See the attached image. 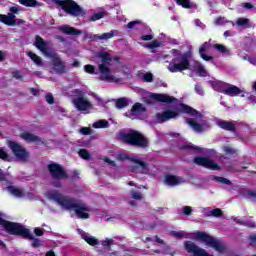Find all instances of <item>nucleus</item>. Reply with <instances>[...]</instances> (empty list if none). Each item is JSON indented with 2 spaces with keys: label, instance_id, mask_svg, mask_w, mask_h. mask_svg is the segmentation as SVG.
<instances>
[{
  "label": "nucleus",
  "instance_id": "31",
  "mask_svg": "<svg viewBox=\"0 0 256 256\" xmlns=\"http://www.w3.org/2000/svg\"><path fill=\"white\" fill-rule=\"evenodd\" d=\"M177 5L183 7V9H193V3L191 0H176Z\"/></svg>",
  "mask_w": 256,
  "mask_h": 256
},
{
  "label": "nucleus",
  "instance_id": "14",
  "mask_svg": "<svg viewBox=\"0 0 256 256\" xmlns=\"http://www.w3.org/2000/svg\"><path fill=\"white\" fill-rule=\"evenodd\" d=\"M74 107H76L77 111H89V109H93V104L85 99L83 96L74 98L72 100Z\"/></svg>",
  "mask_w": 256,
  "mask_h": 256
},
{
  "label": "nucleus",
  "instance_id": "62",
  "mask_svg": "<svg viewBox=\"0 0 256 256\" xmlns=\"http://www.w3.org/2000/svg\"><path fill=\"white\" fill-rule=\"evenodd\" d=\"M194 23H195L196 27H200L201 29H203V27H205V24H203V22H201V20H199V19H196L194 21Z\"/></svg>",
  "mask_w": 256,
  "mask_h": 256
},
{
  "label": "nucleus",
  "instance_id": "7",
  "mask_svg": "<svg viewBox=\"0 0 256 256\" xmlns=\"http://www.w3.org/2000/svg\"><path fill=\"white\" fill-rule=\"evenodd\" d=\"M47 171L49 172V175L52 179L53 187H56L57 189L63 187V183H61V181L69 179V174L67 173V170H65V168L59 163L52 162L48 164Z\"/></svg>",
  "mask_w": 256,
  "mask_h": 256
},
{
  "label": "nucleus",
  "instance_id": "8",
  "mask_svg": "<svg viewBox=\"0 0 256 256\" xmlns=\"http://www.w3.org/2000/svg\"><path fill=\"white\" fill-rule=\"evenodd\" d=\"M58 7H61L62 11L66 12L67 15L72 17H85L87 11H85L77 2L73 0H53Z\"/></svg>",
  "mask_w": 256,
  "mask_h": 256
},
{
  "label": "nucleus",
  "instance_id": "49",
  "mask_svg": "<svg viewBox=\"0 0 256 256\" xmlns=\"http://www.w3.org/2000/svg\"><path fill=\"white\" fill-rule=\"evenodd\" d=\"M143 22L141 20H135V21H131L127 24V29H134V27L136 25H141Z\"/></svg>",
  "mask_w": 256,
  "mask_h": 256
},
{
  "label": "nucleus",
  "instance_id": "54",
  "mask_svg": "<svg viewBox=\"0 0 256 256\" xmlns=\"http://www.w3.org/2000/svg\"><path fill=\"white\" fill-rule=\"evenodd\" d=\"M223 151L226 153V155H235V149L229 146H224Z\"/></svg>",
  "mask_w": 256,
  "mask_h": 256
},
{
  "label": "nucleus",
  "instance_id": "26",
  "mask_svg": "<svg viewBox=\"0 0 256 256\" xmlns=\"http://www.w3.org/2000/svg\"><path fill=\"white\" fill-rule=\"evenodd\" d=\"M187 123H188V125H190V127H192V129H194L196 131V133H203V131H204L203 125H201L194 119H188Z\"/></svg>",
  "mask_w": 256,
  "mask_h": 256
},
{
  "label": "nucleus",
  "instance_id": "28",
  "mask_svg": "<svg viewBox=\"0 0 256 256\" xmlns=\"http://www.w3.org/2000/svg\"><path fill=\"white\" fill-rule=\"evenodd\" d=\"M129 106V101L127 98H118L115 100L116 109H125V107Z\"/></svg>",
  "mask_w": 256,
  "mask_h": 256
},
{
  "label": "nucleus",
  "instance_id": "16",
  "mask_svg": "<svg viewBox=\"0 0 256 256\" xmlns=\"http://www.w3.org/2000/svg\"><path fill=\"white\" fill-rule=\"evenodd\" d=\"M131 163H134L136 166H132L130 168V171L132 173H135L138 169H142V171H148L149 170V164L147 162L141 160V158L138 157H132L130 158Z\"/></svg>",
  "mask_w": 256,
  "mask_h": 256
},
{
  "label": "nucleus",
  "instance_id": "57",
  "mask_svg": "<svg viewBox=\"0 0 256 256\" xmlns=\"http://www.w3.org/2000/svg\"><path fill=\"white\" fill-rule=\"evenodd\" d=\"M113 239H106L102 242L103 247H111Z\"/></svg>",
  "mask_w": 256,
  "mask_h": 256
},
{
  "label": "nucleus",
  "instance_id": "53",
  "mask_svg": "<svg viewBox=\"0 0 256 256\" xmlns=\"http://www.w3.org/2000/svg\"><path fill=\"white\" fill-rule=\"evenodd\" d=\"M34 233L36 237H43L45 235V229L43 228H35Z\"/></svg>",
  "mask_w": 256,
  "mask_h": 256
},
{
  "label": "nucleus",
  "instance_id": "6",
  "mask_svg": "<svg viewBox=\"0 0 256 256\" xmlns=\"http://www.w3.org/2000/svg\"><path fill=\"white\" fill-rule=\"evenodd\" d=\"M0 225L8 235L22 237V239H33V234H31V231L17 222L5 220L0 216Z\"/></svg>",
  "mask_w": 256,
  "mask_h": 256
},
{
  "label": "nucleus",
  "instance_id": "55",
  "mask_svg": "<svg viewBox=\"0 0 256 256\" xmlns=\"http://www.w3.org/2000/svg\"><path fill=\"white\" fill-rule=\"evenodd\" d=\"M80 133H81L82 135H91L92 130H91L90 127H82V128L80 129Z\"/></svg>",
  "mask_w": 256,
  "mask_h": 256
},
{
  "label": "nucleus",
  "instance_id": "12",
  "mask_svg": "<svg viewBox=\"0 0 256 256\" xmlns=\"http://www.w3.org/2000/svg\"><path fill=\"white\" fill-rule=\"evenodd\" d=\"M34 47L40 50L45 57H53V51L49 42L45 41L41 36L36 35L34 41Z\"/></svg>",
  "mask_w": 256,
  "mask_h": 256
},
{
  "label": "nucleus",
  "instance_id": "10",
  "mask_svg": "<svg viewBox=\"0 0 256 256\" xmlns=\"http://www.w3.org/2000/svg\"><path fill=\"white\" fill-rule=\"evenodd\" d=\"M193 163L199 167H204V169H210V171H221V166L209 157L196 156Z\"/></svg>",
  "mask_w": 256,
  "mask_h": 256
},
{
  "label": "nucleus",
  "instance_id": "48",
  "mask_svg": "<svg viewBox=\"0 0 256 256\" xmlns=\"http://www.w3.org/2000/svg\"><path fill=\"white\" fill-rule=\"evenodd\" d=\"M197 73L200 77H207V70L203 66L197 67Z\"/></svg>",
  "mask_w": 256,
  "mask_h": 256
},
{
  "label": "nucleus",
  "instance_id": "1",
  "mask_svg": "<svg viewBox=\"0 0 256 256\" xmlns=\"http://www.w3.org/2000/svg\"><path fill=\"white\" fill-rule=\"evenodd\" d=\"M49 199L55 201L67 211H74L78 219H89V211H91V208L84 203H77L75 198H67L59 192H52L49 194Z\"/></svg>",
  "mask_w": 256,
  "mask_h": 256
},
{
  "label": "nucleus",
  "instance_id": "22",
  "mask_svg": "<svg viewBox=\"0 0 256 256\" xmlns=\"http://www.w3.org/2000/svg\"><path fill=\"white\" fill-rule=\"evenodd\" d=\"M20 138L26 141V143H35L37 141H41L39 136L31 133V132H22L20 134Z\"/></svg>",
  "mask_w": 256,
  "mask_h": 256
},
{
  "label": "nucleus",
  "instance_id": "45",
  "mask_svg": "<svg viewBox=\"0 0 256 256\" xmlns=\"http://www.w3.org/2000/svg\"><path fill=\"white\" fill-rule=\"evenodd\" d=\"M147 49H157V47H161V43L157 40H153L151 43L146 45Z\"/></svg>",
  "mask_w": 256,
  "mask_h": 256
},
{
  "label": "nucleus",
  "instance_id": "20",
  "mask_svg": "<svg viewBox=\"0 0 256 256\" xmlns=\"http://www.w3.org/2000/svg\"><path fill=\"white\" fill-rule=\"evenodd\" d=\"M218 127L220 129H224V131H230L231 133H235L237 131V128L235 127V123L221 120L218 122Z\"/></svg>",
  "mask_w": 256,
  "mask_h": 256
},
{
  "label": "nucleus",
  "instance_id": "3",
  "mask_svg": "<svg viewBox=\"0 0 256 256\" xmlns=\"http://www.w3.org/2000/svg\"><path fill=\"white\" fill-rule=\"evenodd\" d=\"M119 139L122 143L131 147H140L141 149H147L149 147V138L134 129H130L127 132H120Z\"/></svg>",
  "mask_w": 256,
  "mask_h": 256
},
{
  "label": "nucleus",
  "instance_id": "59",
  "mask_svg": "<svg viewBox=\"0 0 256 256\" xmlns=\"http://www.w3.org/2000/svg\"><path fill=\"white\" fill-rule=\"evenodd\" d=\"M195 91L196 93H198V95H204V91H203V87L199 86V85H196L195 86Z\"/></svg>",
  "mask_w": 256,
  "mask_h": 256
},
{
  "label": "nucleus",
  "instance_id": "47",
  "mask_svg": "<svg viewBox=\"0 0 256 256\" xmlns=\"http://www.w3.org/2000/svg\"><path fill=\"white\" fill-rule=\"evenodd\" d=\"M45 99H46L48 105H54L55 104V98L53 97V94L47 93L46 96H45Z\"/></svg>",
  "mask_w": 256,
  "mask_h": 256
},
{
  "label": "nucleus",
  "instance_id": "18",
  "mask_svg": "<svg viewBox=\"0 0 256 256\" xmlns=\"http://www.w3.org/2000/svg\"><path fill=\"white\" fill-rule=\"evenodd\" d=\"M150 97L151 99H154V101H159L160 103H174V101H177V98L167 94L152 93Z\"/></svg>",
  "mask_w": 256,
  "mask_h": 256
},
{
  "label": "nucleus",
  "instance_id": "15",
  "mask_svg": "<svg viewBox=\"0 0 256 256\" xmlns=\"http://www.w3.org/2000/svg\"><path fill=\"white\" fill-rule=\"evenodd\" d=\"M219 85L222 87L220 92L224 95H228L229 97H236V95H241V93H243V90L237 86L229 85L225 82H222Z\"/></svg>",
  "mask_w": 256,
  "mask_h": 256
},
{
  "label": "nucleus",
  "instance_id": "4",
  "mask_svg": "<svg viewBox=\"0 0 256 256\" xmlns=\"http://www.w3.org/2000/svg\"><path fill=\"white\" fill-rule=\"evenodd\" d=\"M171 53L173 58L168 65L170 73H181L191 67V62H189L190 55L187 52L182 53L181 50L172 49Z\"/></svg>",
  "mask_w": 256,
  "mask_h": 256
},
{
  "label": "nucleus",
  "instance_id": "24",
  "mask_svg": "<svg viewBox=\"0 0 256 256\" xmlns=\"http://www.w3.org/2000/svg\"><path fill=\"white\" fill-rule=\"evenodd\" d=\"M82 239H84V241H86V243H88V245H91L92 247H95V245H99V240H97L94 237H91L89 235V233H83L81 235Z\"/></svg>",
  "mask_w": 256,
  "mask_h": 256
},
{
  "label": "nucleus",
  "instance_id": "21",
  "mask_svg": "<svg viewBox=\"0 0 256 256\" xmlns=\"http://www.w3.org/2000/svg\"><path fill=\"white\" fill-rule=\"evenodd\" d=\"M59 31H61V33H64V35H81V33H83V31L77 30L75 27L67 25L60 26Z\"/></svg>",
  "mask_w": 256,
  "mask_h": 256
},
{
  "label": "nucleus",
  "instance_id": "41",
  "mask_svg": "<svg viewBox=\"0 0 256 256\" xmlns=\"http://www.w3.org/2000/svg\"><path fill=\"white\" fill-rule=\"evenodd\" d=\"M130 195L132 199H135L136 201H141V199H143V195L135 190H131Z\"/></svg>",
  "mask_w": 256,
  "mask_h": 256
},
{
  "label": "nucleus",
  "instance_id": "64",
  "mask_svg": "<svg viewBox=\"0 0 256 256\" xmlns=\"http://www.w3.org/2000/svg\"><path fill=\"white\" fill-rule=\"evenodd\" d=\"M223 23H224V21H223L222 17L216 18V20H215V24L216 25H223Z\"/></svg>",
  "mask_w": 256,
  "mask_h": 256
},
{
  "label": "nucleus",
  "instance_id": "40",
  "mask_svg": "<svg viewBox=\"0 0 256 256\" xmlns=\"http://www.w3.org/2000/svg\"><path fill=\"white\" fill-rule=\"evenodd\" d=\"M0 159L2 161H10L9 153H7V151H5V148H3V147H0Z\"/></svg>",
  "mask_w": 256,
  "mask_h": 256
},
{
  "label": "nucleus",
  "instance_id": "36",
  "mask_svg": "<svg viewBox=\"0 0 256 256\" xmlns=\"http://www.w3.org/2000/svg\"><path fill=\"white\" fill-rule=\"evenodd\" d=\"M105 15H107V12H98V13H94L91 17H90V21H99V19H103V17H105Z\"/></svg>",
  "mask_w": 256,
  "mask_h": 256
},
{
  "label": "nucleus",
  "instance_id": "34",
  "mask_svg": "<svg viewBox=\"0 0 256 256\" xmlns=\"http://www.w3.org/2000/svg\"><path fill=\"white\" fill-rule=\"evenodd\" d=\"M236 25L238 27H251V24H249V19L247 18H238L236 20Z\"/></svg>",
  "mask_w": 256,
  "mask_h": 256
},
{
  "label": "nucleus",
  "instance_id": "9",
  "mask_svg": "<svg viewBox=\"0 0 256 256\" xmlns=\"http://www.w3.org/2000/svg\"><path fill=\"white\" fill-rule=\"evenodd\" d=\"M196 239L203 241L206 243V245H209V247H212V249L218 251V253H223L225 251V246H223L219 240L213 238L211 235L205 232H197Z\"/></svg>",
  "mask_w": 256,
  "mask_h": 256
},
{
  "label": "nucleus",
  "instance_id": "56",
  "mask_svg": "<svg viewBox=\"0 0 256 256\" xmlns=\"http://www.w3.org/2000/svg\"><path fill=\"white\" fill-rule=\"evenodd\" d=\"M12 77H14V79H22L23 78V76L21 75V71H19V70L13 71Z\"/></svg>",
  "mask_w": 256,
  "mask_h": 256
},
{
  "label": "nucleus",
  "instance_id": "23",
  "mask_svg": "<svg viewBox=\"0 0 256 256\" xmlns=\"http://www.w3.org/2000/svg\"><path fill=\"white\" fill-rule=\"evenodd\" d=\"M164 181L166 185H169L170 187H175V185H179V183H181V178L179 176L167 174L165 175Z\"/></svg>",
  "mask_w": 256,
  "mask_h": 256
},
{
  "label": "nucleus",
  "instance_id": "44",
  "mask_svg": "<svg viewBox=\"0 0 256 256\" xmlns=\"http://www.w3.org/2000/svg\"><path fill=\"white\" fill-rule=\"evenodd\" d=\"M181 149H187L188 151H203V148L191 145H182Z\"/></svg>",
  "mask_w": 256,
  "mask_h": 256
},
{
  "label": "nucleus",
  "instance_id": "25",
  "mask_svg": "<svg viewBox=\"0 0 256 256\" xmlns=\"http://www.w3.org/2000/svg\"><path fill=\"white\" fill-rule=\"evenodd\" d=\"M7 191L11 193L14 197H25V193H23V190L15 187V186H8Z\"/></svg>",
  "mask_w": 256,
  "mask_h": 256
},
{
  "label": "nucleus",
  "instance_id": "27",
  "mask_svg": "<svg viewBox=\"0 0 256 256\" xmlns=\"http://www.w3.org/2000/svg\"><path fill=\"white\" fill-rule=\"evenodd\" d=\"M27 55L32 59V61L38 67H43V59L33 52H28Z\"/></svg>",
  "mask_w": 256,
  "mask_h": 256
},
{
  "label": "nucleus",
  "instance_id": "29",
  "mask_svg": "<svg viewBox=\"0 0 256 256\" xmlns=\"http://www.w3.org/2000/svg\"><path fill=\"white\" fill-rule=\"evenodd\" d=\"M144 111H147V108L139 102L135 103L131 108L132 115H135L136 113H144Z\"/></svg>",
  "mask_w": 256,
  "mask_h": 256
},
{
  "label": "nucleus",
  "instance_id": "63",
  "mask_svg": "<svg viewBox=\"0 0 256 256\" xmlns=\"http://www.w3.org/2000/svg\"><path fill=\"white\" fill-rule=\"evenodd\" d=\"M249 239L251 241L252 247H255V244L253 243H256V234L250 235Z\"/></svg>",
  "mask_w": 256,
  "mask_h": 256
},
{
  "label": "nucleus",
  "instance_id": "50",
  "mask_svg": "<svg viewBox=\"0 0 256 256\" xmlns=\"http://www.w3.org/2000/svg\"><path fill=\"white\" fill-rule=\"evenodd\" d=\"M30 241H33L32 247L34 249H37V247H41V240L39 238H35V236H33V239H30Z\"/></svg>",
  "mask_w": 256,
  "mask_h": 256
},
{
  "label": "nucleus",
  "instance_id": "43",
  "mask_svg": "<svg viewBox=\"0 0 256 256\" xmlns=\"http://www.w3.org/2000/svg\"><path fill=\"white\" fill-rule=\"evenodd\" d=\"M85 73H88L89 75L95 74V66L91 64H87L84 66Z\"/></svg>",
  "mask_w": 256,
  "mask_h": 256
},
{
  "label": "nucleus",
  "instance_id": "5",
  "mask_svg": "<svg viewBox=\"0 0 256 256\" xmlns=\"http://www.w3.org/2000/svg\"><path fill=\"white\" fill-rule=\"evenodd\" d=\"M96 57L101 59V64L98 65V70L100 71V81L117 83V78L111 74V62L113 61L111 54L105 51H99L97 52Z\"/></svg>",
  "mask_w": 256,
  "mask_h": 256
},
{
  "label": "nucleus",
  "instance_id": "35",
  "mask_svg": "<svg viewBox=\"0 0 256 256\" xmlns=\"http://www.w3.org/2000/svg\"><path fill=\"white\" fill-rule=\"evenodd\" d=\"M172 235L173 237H176V239H187L189 237V234H187V232H183V231H172Z\"/></svg>",
  "mask_w": 256,
  "mask_h": 256
},
{
  "label": "nucleus",
  "instance_id": "30",
  "mask_svg": "<svg viewBox=\"0 0 256 256\" xmlns=\"http://www.w3.org/2000/svg\"><path fill=\"white\" fill-rule=\"evenodd\" d=\"M94 129H107L109 127V122L107 120H99L92 124Z\"/></svg>",
  "mask_w": 256,
  "mask_h": 256
},
{
  "label": "nucleus",
  "instance_id": "32",
  "mask_svg": "<svg viewBox=\"0 0 256 256\" xmlns=\"http://www.w3.org/2000/svg\"><path fill=\"white\" fill-rule=\"evenodd\" d=\"M15 14L13 13H8V15L6 16V21L4 23V25H8L9 27H15Z\"/></svg>",
  "mask_w": 256,
  "mask_h": 256
},
{
  "label": "nucleus",
  "instance_id": "37",
  "mask_svg": "<svg viewBox=\"0 0 256 256\" xmlns=\"http://www.w3.org/2000/svg\"><path fill=\"white\" fill-rule=\"evenodd\" d=\"M213 48L217 49L219 53H223V54L229 53V49H227V47H225V45H222V44H214Z\"/></svg>",
  "mask_w": 256,
  "mask_h": 256
},
{
  "label": "nucleus",
  "instance_id": "19",
  "mask_svg": "<svg viewBox=\"0 0 256 256\" xmlns=\"http://www.w3.org/2000/svg\"><path fill=\"white\" fill-rule=\"evenodd\" d=\"M207 49H211V44L209 42H204L199 48V55L204 61H213V56L205 54V51H207Z\"/></svg>",
  "mask_w": 256,
  "mask_h": 256
},
{
  "label": "nucleus",
  "instance_id": "60",
  "mask_svg": "<svg viewBox=\"0 0 256 256\" xmlns=\"http://www.w3.org/2000/svg\"><path fill=\"white\" fill-rule=\"evenodd\" d=\"M142 41H151L153 39V35L148 34V35H143L141 37Z\"/></svg>",
  "mask_w": 256,
  "mask_h": 256
},
{
  "label": "nucleus",
  "instance_id": "38",
  "mask_svg": "<svg viewBox=\"0 0 256 256\" xmlns=\"http://www.w3.org/2000/svg\"><path fill=\"white\" fill-rule=\"evenodd\" d=\"M78 153L82 159H85V160L91 159V154H89V151H87V149H80Z\"/></svg>",
  "mask_w": 256,
  "mask_h": 256
},
{
  "label": "nucleus",
  "instance_id": "39",
  "mask_svg": "<svg viewBox=\"0 0 256 256\" xmlns=\"http://www.w3.org/2000/svg\"><path fill=\"white\" fill-rule=\"evenodd\" d=\"M214 180L218 181V183H223L224 185H231V180L221 177V176H214Z\"/></svg>",
  "mask_w": 256,
  "mask_h": 256
},
{
  "label": "nucleus",
  "instance_id": "42",
  "mask_svg": "<svg viewBox=\"0 0 256 256\" xmlns=\"http://www.w3.org/2000/svg\"><path fill=\"white\" fill-rule=\"evenodd\" d=\"M212 217H223V210L219 208H215L212 211H210V214Z\"/></svg>",
  "mask_w": 256,
  "mask_h": 256
},
{
  "label": "nucleus",
  "instance_id": "46",
  "mask_svg": "<svg viewBox=\"0 0 256 256\" xmlns=\"http://www.w3.org/2000/svg\"><path fill=\"white\" fill-rule=\"evenodd\" d=\"M117 159L118 161H131V159H133V156H129L127 154H118Z\"/></svg>",
  "mask_w": 256,
  "mask_h": 256
},
{
  "label": "nucleus",
  "instance_id": "2",
  "mask_svg": "<svg viewBox=\"0 0 256 256\" xmlns=\"http://www.w3.org/2000/svg\"><path fill=\"white\" fill-rule=\"evenodd\" d=\"M179 113H185L186 115H191V117H198L199 119L203 117V114L195 110V108L187 104L180 103L177 106L176 111L165 110L162 113H156V119L158 123H166V121L176 119V117H179Z\"/></svg>",
  "mask_w": 256,
  "mask_h": 256
},
{
  "label": "nucleus",
  "instance_id": "51",
  "mask_svg": "<svg viewBox=\"0 0 256 256\" xmlns=\"http://www.w3.org/2000/svg\"><path fill=\"white\" fill-rule=\"evenodd\" d=\"M143 81H145V83H153V74L152 73L144 74Z\"/></svg>",
  "mask_w": 256,
  "mask_h": 256
},
{
  "label": "nucleus",
  "instance_id": "58",
  "mask_svg": "<svg viewBox=\"0 0 256 256\" xmlns=\"http://www.w3.org/2000/svg\"><path fill=\"white\" fill-rule=\"evenodd\" d=\"M30 93L34 95V97H39V95H41L37 88H30Z\"/></svg>",
  "mask_w": 256,
  "mask_h": 256
},
{
  "label": "nucleus",
  "instance_id": "52",
  "mask_svg": "<svg viewBox=\"0 0 256 256\" xmlns=\"http://www.w3.org/2000/svg\"><path fill=\"white\" fill-rule=\"evenodd\" d=\"M183 214L186 215L187 217H189L191 215V213H193V208H191V206H184L182 208Z\"/></svg>",
  "mask_w": 256,
  "mask_h": 256
},
{
  "label": "nucleus",
  "instance_id": "17",
  "mask_svg": "<svg viewBox=\"0 0 256 256\" xmlns=\"http://www.w3.org/2000/svg\"><path fill=\"white\" fill-rule=\"evenodd\" d=\"M52 63H53L54 71H56L58 75H64V73H67V66H65L61 58L59 57L53 58Z\"/></svg>",
  "mask_w": 256,
  "mask_h": 256
},
{
  "label": "nucleus",
  "instance_id": "13",
  "mask_svg": "<svg viewBox=\"0 0 256 256\" xmlns=\"http://www.w3.org/2000/svg\"><path fill=\"white\" fill-rule=\"evenodd\" d=\"M113 37H115L113 31L103 33L102 35L88 32L84 35L83 39L84 41H87V39H90V41H107V39H113Z\"/></svg>",
  "mask_w": 256,
  "mask_h": 256
},
{
  "label": "nucleus",
  "instance_id": "61",
  "mask_svg": "<svg viewBox=\"0 0 256 256\" xmlns=\"http://www.w3.org/2000/svg\"><path fill=\"white\" fill-rule=\"evenodd\" d=\"M104 161H105V163H108V165H112L113 167H115V165H116L115 161L111 160V158H109V157H105Z\"/></svg>",
  "mask_w": 256,
  "mask_h": 256
},
{
  "label": "nucleus",
  "instance_id": "11",
  "mask_svg": "<svg viewBox=\"0 0 256 256\" xmlns=\"http://www.w3.org/2000/svg\"><path fill=\"white\" fill-rule=\"evenodd\" d=\"M8 147L11 149L16 159H20V161H27L29 159V152L19 143L10 140L8 141Z\"/></svg>",
  "mask_w": 256,
  "mask_h": 256
},
{
  "label": "nucleus",
  "instance_id": "33",
  "mask_svg": "<svg viewBox=\"0 0 256 256\" xmlns=\"http://www.w3.org/2000/svg\"><path fill=\"white\" fill-rule=\"evenodd\" d=\"M20 5H24V7H37V0H19Z\"/></svg>",
  "mask_w": 256,
  "mask_h": 256
}]
</instances>
